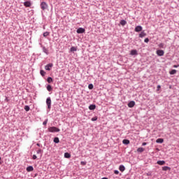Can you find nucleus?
<instances>
[{
    "instance_id": "c756f323",
    "label": "nucleus",
    "mask_w": 179,
    "mask_h": 179,
    "mask_svg": "<svg viewBox=\"0 0 179 179\" xmlns=\"http://www.w3.org/2000/svg\"><path fill=\"white\" fill-rule=\"evenodd\" d=\"M24 110H25V111H29L30 110V107L29 106H24Z\"/></svg>"
},
{
    "instance_id": "ddd939ff",
    "label": "nucleus",
    "mask_w": 179,
    "mask_h": 179,
    "mask_svg": "<svg viewBox=\"0 0 179 179\" xmlns=\"http://www.w3.org/2000/svg\"><path fill=\"white\" fill-rule=\"evenodd\" d=\"M157 164H159V166H164V164H166V162L164 161H157Z\"/></svg>"
},
{
    "instance_id": "c03bdc74",
    "label": "nucleus",
    "mask_w": 179,
    "mask_h": 179,
    "mask_svg": "<svg viewBox=\"0 0 179 179\" xmlns=\"http://www.w3.org/2000/svg\"><path fill=\"white\" fill-rule=\"evenodd\" d=\"M0 161H1V157H0Z\"/></svg>"
},
{
    "instance_id": "f03ea898",
    "label": "nucleus",
    "mask_w": 179,
    "mask_h": 179,
    "mask_svg": "<svg viewBox=\"0 0 179 179\" xmlns=\"http://www.w3.org/2000/svg\"><path fill=\"white\" fill-rule=\"evenodd\" d=\"M41 8L42 10H45V9H48V4H47L45 2L43 1L41 3Z\"/></svg>"
},
{
    "instance_id": "a19ab883",
    "label": "nucleus",
    "mask_w": 179,
    "mask_h": 179,
    "mask_svg": "<svg viewBox=\"0 0 179 179\" xmlns=\"http://www.w3.org/2000/svg\"><path fill=\"white\" fill-rule=\"evenodd\" d=\"M173 68H178V66L174 65V66H173Z\"/></svg>"
},
{
    "instance_id": "f8f14e48",
    "label": "nucleus",
    "mask_w": 179,
    "mask_h": 179,
    "mask_svg": "<svg viewBox=\"0 0 179 179\" xmlns=\"http://www.w3.org/2000/svg\"><path fill=\"white\" fill-rule=\"evenodd\" d=\"M137 152H138V153H142L143 152H145V148H138L137 149Z\"/></svg>"
},
{
    "instance_id": "2eb2a0df",
    "label": "nucleus",
    "mask_w": 179,
    "mask_h": 179,
    "mask_svg": "<svg viewBox=\"0 0 179 179\" xmlns=\"http://www.w3.org/2000/svg\"><path fill=\"white\" fill-rule=\"evenodd\" d=\"M146 36V33H145V31H142L140 34H139V37L141 38H143V37Z\"/></svg>"
},
{
    "instance_id": "20e7f679",
    "label": "nucleus",
    "mask_w": 179,
    "mask_h": 179,
    "mask_svg": "<svg viewBox=\"0 0 179 179\" xmlns=\"http://www.w3.org/2000/svg\"><path fill=\"white\" fill-rule=\"evenodd\" d=\"M156 53L158 57H163V55H164V50H158Z\"/></svg>"
},
{
    "instance_id": "4be33fe9",
    "label": "nucleus",
    "mask_w": 179,
    "mask_h": 179,
    "mask_svg": "<svg viewBox=\"0 0 179 179\" xmlns=\"http://www.w3.org/2000/svg\"><path fill=\"white\" fill-rule=\"evenodd\" d=\"M120 24L122 26H125V24H127V21H125L124 20H122L120 21Z\"/></svg>"
},
{
    "instance_id": "aec40b11",
    "label": "nucleus",
    "mask_w": 179,
    "mask_h": 179,
    "mask_svg": "<svg viewBox=\"0 0 179 179\" xmlns=\"http://www.w3.org/2000/svg\"><path fill=\"white\" fill-rule=\"evenodd\" d=\"M34 170V169L33 168V166H28L27 168V171H33Z\"/></svg>"
},
{
    "instance_id": "f257e3e1",
    "label": "nucleus",
    "mask_w": 179,
    "mask_h": 179,
    "mask_svg": "<svg viewBox=\"0 0 179 179\" xmlns=\"http://www.w3.org/2000/svg\"><path fill=\"white\" fill-rule=\"evenodd\" d=\"M49 132H59L61 130L55 127H51L48 128Z\"/></svg>"
},
{
    "instance_id": "bb28decb",
    "label": "nucleus",
    "mask_w": 179,
    "mask_h": 179,
    "mask_svg": "<svg viewBox=\"0 0 179 179\" xmlns=\"http://www.w3.org/2000/svg\"><path fill=\"white\" fill-rule=\"evenodd\" d=\"M40 73L42 76H45V71H44V70H41Z\"/></svg>"
},
{
    "instance_id": "ea45409f",
    "label": "nucleus",
    "mask_w": 179,
    "mask_h": 179,
    "mask_svg": "<svg viewBox=\"0 0 179 179\" xmlns=\"http://www.w3.org/2000/svg\"><path fill=\"white\" fill-rule=\"evenodd\" d=\"M147 143H143L142 146H146Z\"/></svg>"
},
{
    "instance_id": "9b49d317",
    "label": "nucleus",
    "mask_w": 179,
    "mask_h": 179,
    "mask_svg": "<svg viewBox=\"0 0 179 179\" xmlns=\"http://www.w3.org/2000/svg\"><path fill=\"white\" fill-rule=\"evenodd\" d=\"M164 142V140L163 138H158L156 140L157 143H163Z\"/></svg>"
},
{
    "instance_id": "a878e982",
    "label": "nucleus",
    "mask_w": 179,
    "mask_h": 179,
    "mask_svg": "<svg viewBox=\"0 0 179 179\" xmlns=\"http://www.w3.org/2000/svg\"><path fill=\"white\" fill-rule=\"evenodd\" d=\"M76 47H71V49H70V51L71 52H74V51H76Z\"/></svg>"
},
{
    "instance_id": "cd10ccee",
    "label": "nucleus",
    "mask_w": 179,
    "mask_h": 179,
    "mask_svg": "<svg viewBox=\"0 0 179 179\" xmlns=\"http://www.w3.org/2000/svg\"><path fill=\"white\" fill-rule=\"evenodd\" d=\"M47 80L48 83H52V78L48 77Z\"/></svg>"
},
{
    "instance_id": "c85d7f7f",
    "label": "nucleus",
    "mask_w": 179,
    "mask_h": 179,
    "mask_svg": "<svg viewBox=\"0 0 179 179\" xmlns=\"http://www.w3.org/2000/svg\"><path fill=\"white\" fill-rule=\"evenodd\" d=\"M48 36H50V32H44L43 33V37H48Z\"/></svg>"
},
{
    "instance_id": "5701e85b",
    "label": "nucleus",
    "mask_w": 179,
    "mask_h": 179,
    "mask_svg": "<svg viewBox=\"0 0 179 179\" xmlns=\"http://www.w3.org/2000/svg\"><path fill=\"white\" fill-rule=\"evenodd\" d=\"M36 153H37V155H40L41 154V156H42V155H43V150H41V149H39V150H38L37 151H36ZM42 154V155H41Z\"/></svg>"
},
{
    "instance_id": "9d476101",
    "label": "nucleus",
    "mask_w": 179,
    "mask_h": 179,
    "mask_svg": "<svg viewBox=\"0 0 179 179\" xmlns=\"http://www.w3.org/2000/svg\"><path fill=\"white\" fill-rule=\"evenodd\" d=\"M130 55H138V50H131L130 51Z\"/></svg>"
},
{
    "instance_id": "dca6fc26",
    "label": "nucleus",
    "mask_w": 179,
    "mask_h": 179,
    "mask_svg": "<svg viewBox=\"0 0 179 179\" xmlns=\"http://www.w3.org/2000/svg\"><path fill=\"white\" fill-rule=\"evenodd\" d=\"M122 143H123L124 145H129V140L124 139V140L122 141Z\"/></svg>"
},
{
    "instance_id": "a211bd4d",
    "label": "nucleus",
    "mask_w": 179,
    "mask_h": 179,
    "mask_svg": "<svg viewBox=\"0 0 179 179\" xmlns=\"http://www.w3.org/2000/svg\"><path fill=\"white\" fill-rule=\"evenodd\" d=\"M162 170H163V171H167V170H171V168H170L169 166H163Z\"/></svg>"
},
{
    "instance_id": "412c9836",
    "label": "nucleus",
    "mask_w": 179,
    "mask_h": 179,
    "mask_svg": "<svg viewBox=\"0 0 179 179\" xmlns=\"http://www.w3.org/2000/svg\"><path fill=\"white\" fill-rule=\"evenodd\" d=\"M90 110H96V105H90L89 106Z\"/></svg>"
},
{
    "instance_id": "2f4dec72",
    "label": "nucleus",
    "mask_w": 179,
    "mask_h": 179,
    "mask_svg": "<svg viewBox=\"0 0 179 179\" xmlns=\"http://www.w3.org/2000/svg\"><path fill=\"white\" fill-rule=\"evenodd\" d=\"M159 48H164V43H159Z\"/></svg>"
},
{
    "instance_id": "4c0bfd02",
    "label": "nucleus",
    "mask_w": 179,
    "mask_h": 179,
    "mask_svg": "<svg viewBox=\"0 0 179 179\" xmlns=\"http://www.w3.org/2000/svg\"><path fill=\"white\" fill-rule=\"evenodd\" d=\"M43 125H47V120H45V121H44V122H43Z\"/></svg>"
},
{
    "instance_id": "6ab92c4d",
    "label": "nucleus",
    "mask_w": 179,
    "mask_h": 179,
    "mask_svg": "<svg viewBox=\"0 0 179 179\" xmlns=\"http://www.w3.org/2000/svg\"><path fill=\"white\" fill-rule=\"evenodd\" d=\"M170 75H176L177 73V70L173 69L169 72Z\"/></svg>"
},
{
    "instance_id": "423d86ee",
    "label": "nucleus",
    "mask_w": 179,
    "mask_h": 179,
    "mask_svg": "<svg viewBox=\"0 0 179 179\" xmlns=\"http://www.w3.org/2000/svg\"><path fill=\"white\" fill-rule=\"evenodd\" d=\"M85 28L80 27V28H78V29H77V33H78V34H82L83 33H85Z\"/></svg>"
},
{
    "instance_id": "39448f33",
    "label": "nucleus",
    "mask_w": 179,
    "mask_h": 179,
    "mask_svg": "<svg viewBox=\"0 0 179 179\" xmlns=\"http://www.w3.org/2000/svg\"><path fill=\"white\" fill-rule=\"evenodd\" d=\"M52 66H53V64H52V63L48 64V65H46V66H45V69L46 71H51V68H52Z\"/></svg>"
},
{
    "instance_id": "79ce46f5",
    "label": "nucleus",
    "mask_w": 179,
    "mask_h": 179,
    "mask_svg": "<svg viewBox=\"0 0 179 179\" xmlns=\"http://www.w3.org/2000/svg\"><path fill=\"white\" fill-rule=\"evenodd\" d=\"M36 145H37V146H40V143H37Z\"/></svg>"
},
{
    "instance_id": "7c9ffc66",
    "label": "nucleus",
    "mask_w": 179,
    "mask_h": 179,
    "mask_svg": "<svg viewBox=\"0 0 179 179\" xmlns=\"http://www.w3.org/2000/svg\"><path fill=\"white\" fill-rule=\"evenodd\" d=\"M88 89H90V90H92L93 89V84H90L88 85Z\"/></svg>"
},
{
    "instance_id": "b1692460",
    "label": "nucleus",
    "mask_w": 179,
    "mask_h": 179,
    "mask_svg": "<svg viewBox=\"0 0 179 179\" xmlns=\"http://www.w3.org/2000/svg\"><path fill=\"white\" fill-rule=\"evenodd\" d=\"M55 143H59V138L58 137H56L54 138Z\"/></svg>"
},
{
    "instance_id": "4468645a",
    "label": "nucleus",
    "mask_w": 179,
    "mask_h": 179,
    "mask_svg": "<svg viewBox=\"0 0 179 179\" xmlns=\"http://www.w3.org/2000/svg\"><path fill=\"white\" fill-rule=\"evenodd\" d=\"M119 170L120 171H125V166H124V165H120L119 167Z\"/></svg>"
},
{
    "instance_id": "473e14b6",
    "label": "nucleus",
    "mask_w": 179,
    "mask_h": 179,
    "mask_svg": "<svg viewBox=\"0 0 179 179\" xmlns=\"http://www.w3.org/2000/svg\"><path fill=\"white\" fill-rule=\"evenodd\" d=\"M91 121H97V117H94L91 119Z\"/></svg>"
},
{
    "instance_id": "e433bc0d",
    "label": "nucleus",
    "mask_w": 179,
    "mask_h": 179,
    "mask_svg": "<svg viewBox=\"0 0 179 179\" xmlns=\"http://www.w3.org/2000/svg\"><path fill=\"white\" fill-rule=\"evenodd\" d=\"M114 173H115V174H120V171H118L117 170H115V171H114Z\"/></svg>"
},
{
    "instance_id": "6e6552de",
    "label": "nucleus",
    "mask_w": 179,
    "mask_h": 179,
    "mask_svg": "<svg viewBox=\"0 0 179 179\" xmlns=\"http://www.w3.org/2000/svg\"><path fill=\"white\" fill-rule=\"evenodd\" d=\"M135 31H136L137 33H139V31H142V26H137L135 27Z\"/></svg>"
},
{
    "instance_id": "72a5a7b5",
    "label": "nucleus",
    "mask_w": 179,
    "mask_h": 179,
    "mask_svg": "<svg viewBox=\"0 0 179 179\" xmlns=\"http://www.w3.org/2000/svg\"><path fill=\"white\" fill-rule=\"evenodd\" d=\"M80 164H81L82 166H86V162L82 161V162H80Z\"/></svg>"
},
{
    "instance_id": "c9c22d12",
    "label": "nucleus",
    "mask_w": 179,
    "mask_h": 179,
    "mask_svg": "<svg viewBox=\"0 0 179 179\" xmlns=\"http://www.w3.org/2000/svg\"><path fill=\"white\" fill-rule=\"evenodd\" d=\"M144 41H145V43H149V38H146L144 40Z\"/></svg>"
},
{
    "instance_id": "f704fd0d",
    "label": "nucleus",
    "mask_w": 179,
    "mask_h": 179,
    "mask_svg": "<svg viewBox=\"0 0 179 179\" xmlns=\"http://www.w3.org/2000/svg\"><path fill=\"white\" fill-rule=\"evenodd\" d=\"M32 159H33L34 160H36V159H37V155H34L33 157H32Z\"/></svg>"
},
{
    "instance_id": "37998d69",
    "label": "nucleus",
    "mask_w": 179,
    "mask_h": 179,
    "mask_svg": "<svg viewBox=\"0 0 179 179\" xmlns=\"http://www.w3.org/2000/svg\"><path fill=\"white\" fill-rule=\"evenodd\" d=\"M101 179H108V178H102Z\"/></svg>"
},
{
    "instance_id": "0eeeda50",
    "label": "nucleus",
    "mask_w": 179,
    "mask_h": 179,
    "mask_svg": "<svg viewBox=\"0 0 179 179\" xmlns=\"http://www.w3.org/2000/svg\"><path fill=\"white\" fill-rule=\"evenodd\" d=\"M135 106V101H131L129 103H128V107H129V108H132L133 107Z\"/></svg>"
},
{
    "instance_id": "393cba45",
    "label": "nucleus",
    "mask_w": 179,
    "mask_h": 179,
    "mask_svg": "<svg viewBox=\"0 0 179 179\" xmlns=\"http://www.w3.org/2000/svg\"><path fill=\"white\" fill-rule=\"evenodd\" d=\"M47 90L48 92H51V90H52V87H51V85H48L47 86Z\"/></svg>"
},
{
    "instance_id": "58836bf2",
    "label": "nucleus",
    "mask_w": 179,
    "mask_h": 179,
    "mask_svg": "<svg viewBox=\"0 0 179 179\" xmlns=\"http://www.w3.org/2000/svg\"><path fill=\"white\" fill-rule=\"evenodd\" d=\"M161 87H162L160 85H157V90H160Z\"/></svg>"
},
{
    "instance_id": "1a4fd4ad",
    "label": "nucleus",
    "mask_w": 179,
    "mask_h": 179,
    "mask_svg": "<svg viewBox=\"0 0 179 179\" xmlns=\"http://www.w3.org/2000/svg\"><path fill=\"white\" fill-rule=\"evenodd\" d=\"M24 6H26V8H30L31 6V3L30 1H25Z\"/></svg>"
},
{
    "instance_id": "f3484780",
    "label": "nucleus",
    "mask_w": 179,
    "mask_h": 179,
    "mask_svg": "<svg viewBox=\"0 0 179 179\" xmlns=\"http://www.w3.org/2000/svg\"><path fill=\"white\" fill-rule=\"evenodd\" d=\"M64 157L66 159H71V154H69L68 152L64 153Z\"/></svg>"
},
{
    "instance_id": "7ed1b4c3",
    "label": "nucleus",
    "mask_w": 179,
    "mask_h": 179,
    "mask_svg": "<svg viewBox=\"0 0 179 179\" xmlns=\"http://www.w3.org/2000/svg\"><path fill=\"white\" fill-rule=\"evenodd\" d=\"M46 104L48 106V110H50L51 109V98L50 97L47 98Z\"/></svg>"
}]
</instances>
